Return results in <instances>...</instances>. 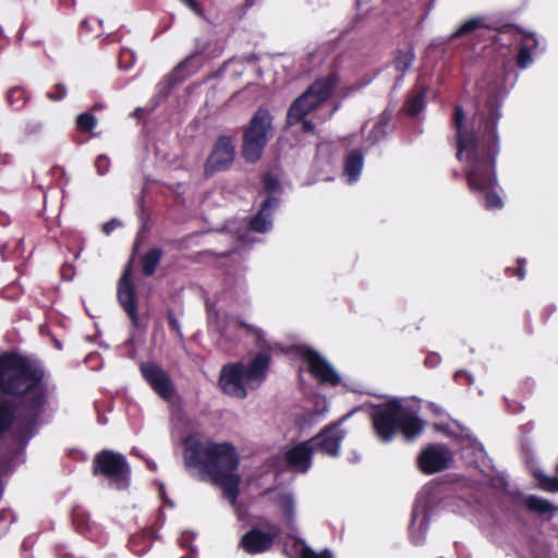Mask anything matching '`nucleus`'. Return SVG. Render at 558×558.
Instances as JSON below:
<instances>
[{
  "label": "nucleus",
  "mask_w": 558,
  "mask_h": 558,
  "mask_svg": "<svg viewBox=\"0 0 558 558\" xmlns=\"http://www.w3.org/2000/svg\"><path fill=\"white\" fill-rule=\"evenodd\" d=\"M8 100L11 106H15L16 108H20L26 101L25 92L20 87L12 88L8 93Z\"/></svg>",
  "instance_id": "32"
},
{
  "label": "nucleus",
  "mask_w": 558,
  "mask_h": 558,
  "mask_svg": "<svg viewBox=\"0 0 558 558\" xmlns=\"http://www.w3.org/2000/svg\"><path fill=\"white\" fill-rule=\"evenodd\" d=\"M504 206L501 197L496 194L488 192L485 196V207L489 210L500 209Z\"/></svg>",
  "instance_id": "35"
},
{
  "label": "nucleus",
  "mask_w": 558,
  "mask_h": 558,
  "mask_svg": "<svg viewBox=\"0 0 558 558\" xmlns=\"http://www.w3.org/2000/svg\"><path fill=\"white\" fill-rule=\"evenodd\" d=\"M40 129H41V124L39 122L32 121V122L26 124L25 133L26 134H34V133L38 132Z\"/></svg>",
  "instance_id": "40"
},
{
  "label": "nucleus",
  "mask_w": 558,
  "mask_h": 558,
  "mask_svg": "<svg viewBox=\"0 0 558 558\" xmlns=\"http://www.w3.org/2000/svg\"><path fill=\"white\" fill-rule=\"evenodd\" d=\"M301 356L306 363L308 371L323 384L337 385L339 376L332 366L317 352L310 348L301 349Z\"/></svg>",
  "instance_id": "13"
},
{
  "label": "nucleus",
  "mask_w": 558,
  "mask_h": 558,
  "mask_svg": "<svg viewBox=\"0 0 558 558\" xmlns=\"http://www.w3.org/2000/svg\"><path fill=\"white\" fill-rule=\"evenodd\" d=\"M272 134V117L266 109H258L243 134L242 154L246 161H257Z\"/></svg>",
  "instance_id": "6"
},
{
  "label": "nucleus",
  "mask_w": 558,
  "mask_h": 558,
  "mask_svg": "<svg viewBox=\"0 0 558 558\" xmlns=\"http://www.w3.org/2000/svg\"><path fill=\"white\" fill-rule=\"evenodd\" d=\"M338 83V76L330 74L315 81L294 102L288 112V123L295 124L317 108L331 94Z\"/></svg>",
  "instance_id": "7"
},
{
  "label": "nucleus",
  "mask_w": 558,
  "mask_h": 558,
  "mask_svg": "<svg viewBox=\"0 0 558 558\" xmlns=\"http://www.w3.org/2000/svg\"><path fill=\"white\" fill-rule=\"evenodd\" d=\"M489 24L484 16H477L463 22L452 34V38L466 36L469 34L475 33L480 29L489 28Z\"/></svg>",
  "instance_id": "21"
},
{
  "label": "nucleus",
  "mask_w": 558,
  "mask_h": 558,
  "mask_svg": "<svg viewBox=\"0 0 558 558\" xmlns=\"http://www.w3.org/2000/svg\"><path fill=\"white\" fill-rule=\"evenodd\" d=\"M95 474H101L118 482H126L131 470L126 458L112 450H102L97 453L93 461Z\"/></svg>",
  "instance_id": "9"
},
{
  "label": "nucleus",
  "mask_w": 558,
  "mask_h": 558,
  "mask_svg": "<svg viewBox=\"0 0 558 558\" xmlns=\"http://www.w3.org/2000/svg\"><path fill=\"white\" fill-rule=\"evenodd\" d=\"M439 492L420 490L416 496L409 526L411 543L416 546L422 545L424 542L425 533L429 526L430 514L440 502Z\"/></svg>",
  "instance_id": "8"
},
{
  "label": "nucleus",
  "mask_w": 558,
  "mask_h": 558,
  "mask_svg": "<svg viewBox=\"0 0 558 558\" xmlns=\"http://www.w3.org/2000/svg\"><path fill=\"white\" fill-rule=\"evenodd\" d=\"M424 108V95L417 94L409 100L408 113L411 116L418 114Z\"/></svg>",
  "instance_id": "33"
},
{
  "label": "nucleus",
  "mask_w": 558,
  "mask_h": 558,
  "mask_svg": "<svg viewBox=\"0 0 558 558\" xmlns=\"http://www.w3.org/2000/svg\"><path fill=\"white\" fill-rule=\"evenodd\" d=\"M141 371L151 388L162 398L170 399L173 393L172 384L168 375L158 365L144 363Z\"/></svg>",
  "instance_id": "15"
},
{
  "label": "nucleus",
  "mask_w": 558,
  "mask_h": 558,
  "mask_svg": "<svg viewBox=\"0 0 558 558\" xmlns=\"http://www.w3.org/2000/svg\"><path fill=\"white\" fill-rule=\"evenodd\" d=\"M235 147L230 137L221 136L217 140L205 165V172L211 174L216 171L227 170L233 163Z\"/></svg>",
  "instance_id": "12"
},
{
  "label": "nucleus",
  "mask_w": 558,
  "mask_h": 558,
  "mask_svg": "<svg viewBox=\"0 0 558 558\" xmlns=\"http://www.w3.org/2000/svg\"><path fill=\"white\" fill-rule=\"evenodd\" d=\"M532 63V56L530 52V46L527 43H523L520 47L519 54H518V64L521 68H526Z\"/></svg>",
  "instance_id": "34"
},
{
  "label": "nucleus",
  "mask_w": 558,
  "mask_h": 558,
  "mask_svg": "<svg viewBox=\"0 0 558 558\" xmlns=\"http://www.w3.org/2000/svg\"><path fill=\"white\" fill-rule=\"evenodd\" d=\"M371 416L375 433L383 441H390L398 429L407 438L417 436L423 429L422 422L397 400L378 405Z\"/></svg>",
  "instance_id": "4"
},
{
  "label": "nucleus",
  "mask_w": 558,
  "mask_h": 558,
  "mask_svg": "<svg viewBox=\"0 0 558 558\" xmlns=\"http://www.w3.org/2000/svg\"><path fill=\"white\" fill-rule=\"evenodd\" d=\"M464 113L461 107L456 109V126L458 130L459 151L458 158L461 159L462 154H466L468 160L471 162V168L468 171L466 178L470 189L484 191L496 183V177L489 172V166L480 161L476 153L477 141L472 132L462 131V122Z\"/></svg>",
  "instance_id": "5"
},
{
  "label": "nucleus",
  "mask_w": 558,
  "mask_h": 558,
  "mask_svg": "<svg viewBox=\"0 0 558 558\" xmlns=\"http://www.w3.org/2000/svg\"><path fill=\"white\" fill-rule=\"evenodd\" d=\"M264 183L268 190H275L277 186V181L270 177H265Z\"/></svg>",
  "instance_id": "41"
},
{
  "label": "nucleus",
  "mask_w": 558,
  "mask_h": 558,
  "mask_svg": "<svg viewBox=\"0 0 558 558\" xmlns=\"http://www.w3.org/2000/svg\"><path fill=\"white\" fill-rule=\"evenodd\" d=\"M44 373L26 359L16 354L0 356V390L7 395L24 396L25 407L32 416L44 405L47 387Z\"/></svg>",
  "instance_id": "2"
},
{
  "label": "nucleus",
  "mask_w": 558,
  "mask_h": 558,
  "mask_svg": "<svg viewBox=\"0 0 558 558\" xmlns=\"http://www.w3.org/2000/svg\"><path fill=\"white\" fill-rule=\"evenodd\" d=\"M131 266L129 265L123 276L121 277L119 281L118 287V298L125 310V312L129 314L130 318L133 320V323H136L137 320V313H136V306H135V292L133 284L131 282Z\"/></svg>",
  "instance_id": "17"
},
{
  "label": "nucleus",
  "mask_w": 558,
  "mask_h": 558,
  "mask_svg": "<svg viewBox=\"0 0 558 558\" xmlns=\"http://www.w3.org/2000/svg\"><path fill=\"white\" fill-rule=\"evenodd\" d=\"M57 88H58V92H57L56 95L52 94V93L48 94V98L49 99H51V100H60V99H62L65 96L66 90H65L64 86L59 85Z\"/></svg>",
  "instance_id": "39"
},
{
  "label": "nucleus",
  "mask_w": 558,
  "mask_h": 558,
  "mask_svg": "<svg viewBox=\"0 0 558 558\" xmlns=\"http://www.w3.org/2000/svg\"><path fill=\"white\" fill-rule=\"evenodd\" d=\"M417 461L423 473L434 474L449 468L453 462V454L448 447L436 444L422 450Z\"/></svg>",
  "instance_id": "11"
},
{
  "label": "nucleus",
  "mask_w": 558,
  "mask_h": 558,
  "mask_svg": "<svg viewBox=\"0 0 558 558\" xmlns=\"http://www.w3.org/2000/svg\"><path fill=\"white\" fill-rule=\"evenodd\" d=\"M345 432L339 425H332L323 429L319 434L310 440L314 450H317L329 457H337L340 451L341 441L345 437Z\"/></svg>",
  "instance_id": "14"
},
{
  "label": "nucleus",
  "mask_w": 558,
  "mask_h": 558,
  "mask_svg": "<svg viewBox=\"0 0 558 558\" xmlns=\"http://www.w3.org/2000/svg\"><path fill=\"white\" fill-rule=\"evenodd\" d=\"M12 409L3 400L0 399V435L8 428L11 423Z\"/></svg>",
  "instance_id": "30"
},
{
  "label": "nucleus",
  "mask_w": 558,
  "mask_h": 558,
  "mask_svg": "<svg viewBox=\"0 0 558 558\" xmlns=\"http://www.w3.org/2000/svg\"><path fill=\"white\" fill-rule=\"evenodd\" d=\"M96 168L98 170V173L99 174H104L107 172L108 170V167H109V161L107 159V157H104V156H99L96 160Z\"/></svg>",
  "instance_id": "38"
},
{
  "label": "nucleus",
  "mask_w": 558,
  "mask_h": 558,
  "mask_svg": "<svg viewBox=\"0 0 558 558\" xmlns=\"http://www.w3.org/2000/svg\"><path fill=\"white\" fill-rule=\"evenodd\" d=\"M314 451L310 440L300 442L284 452L286 463L293 471L305 473L312 465Z\"/></svg>",
  "instance_id": "16"
},
{
  "label": "nucleus",
  "mask_w": 558,
  "mask_h": 558,
  "mask_svg": "<svg viewBox=\"0 0 558 558\" xmlns=\"http://www.w3.org/2000/svg\"><path fill=\"white\" fill-rule=\"evenodd\" d=\"M264 525L269 530L268 532L252 527L242 535L240 546L245 553L250 555L266 553L280 536L281 529L279 525L272 523H265Z\"/></svg>",
  "instance_id": "10"
},
{
  "label": "nucleus",
  "mask_w": 558,
  "mask_h": 558,
  "mask_svg": "<svg viewBox=\"0 0 558 558\" xmlns=\"http://www.w3.org/2000/svg\"><path fill=\"white\" fill-rule=\"evenodd\" d=\"M120 58H121V60H120L121 66L129 68L133 60V52L129 49H125L121 52Z\"/></svg>",
  "instance_id": "37"
},
{
  "label": "nucleus",
  "mask_w": 558,
  "mask_h": 558,
  "mask_svg": "<svg viewBox=\"0 0 558 558\" xmlns=\"http://www.w3.org/2000/svg\"><path fill=\"white\" fill-rule=\"evenodd\" d=\"M549 488H558V481H554L553 483H548Z\"/></svg>",
  "instance_id": "44"
},
{
  "label": "nucleus",
  "mask_w": 558,
  "mask_h": 558,
  "mask_svg": "<svg viewBox=\"0 0 558 558\" xmlns=\"http://www.w3.org/2000/svg\"><path fill=\"white\" fill-rule=\"evenodd\" d=\"M184 464L187 469H198L211 484L223 488H238L240 459L233 446L214 442L198 435H191L184 441Z\"/></svg>",
  "instance_id": "1"
},
{
  "label": "nucleus",
  "mask_w": 558,
  "mask_h": 558,
  "mask_svg": "<svg viewBox=\"0 0 558 558\" xmlns=\"http://www.w3.org/2000/svg\"><path fill=\"white\" fill-rule=\"evenodd\" d=\"M363 167V156L359 151H352L348 155L345 160L344 173L349 177L350 181H355Z\"/></svg>",
  "instance_id": "23"
},
{
  "label": "nucleus",
  "mask_w": 558,
  "mask_h": 558,
  "mask_svg": "<svg viewBox=\"0 0 558 558\" xmlns=\"http://www.w3.org/2000/svg\"><path fill=\"white\" fill-rule=\"evenodd\" d=\"M414 61V53L412 50H407L399 52V54L395 59V65L398 71L405 72L410 69Z\"/></svg>",
  "instance_id": "28"
},
{
  "label": "nucleus",
  "mask_w": 558,
  "mask_h": 558,
  "mask_svg": "<svg viewBox=\"0 0 558 558\" xmlns=\"http://www.w3.org/2000/svg\"><path fill=\"white\" fill-rule=\"evenodd\" d=\"M71 518L76 532L85 534L90 530L89 515L81 507L72 509Z\"/></svg>",
  "instance_id": "24"
},
{
  "label": "nucleus",
  "mask_w": 558,
  "mask_h": 558,
  "mask_svg": "<svg viewBox=\"0 0 558 558\" xmlns=\"http://www.w3.org/2000/svg\"><path fill=\"white\" fill-rule=\"evenodd\" d=\"M192 534H189V533H183L182 536L180 537V543H181V546L182 547H185L187 546V543L192 538Z\"/></svg>",
  "instance_id": "42"
},
{
  "label": "nucleus",
  "mask_w": 558,
  "mask_h": 558,
  "mask_svg": "<svg viewBox=\"0 0 558 558\" xmlns=\"http://www.w3.org/2000/svg\"><path fill=\"white\" fill-rule=\"evenodd\" d=\"M276 505L281 510L288 527L292 529L294 525V498L290 493L279 494L275 500Z\"/></svg>",
  "instance_id": "20"
},
{
  "label": "nucleus",
  "mask_w": 558,
  "mask_h": 558,
  "mask_svg": "<svg viewBox=\"0 0 558 558\" xmlns=\"http://www.w3.org/2000/svg\"><path fill=\"white\" fill-rule=\"evenodd\" d=\"M243 490H222V497L227 499L235 509L239 515L246 514L250 505L239 500Z\"/></svg>",
  "instance_id": "26"
},
{
  "label": "nucleus",
  "mask_w": 558,
  "mask_h": 558,
  "mask_svg": "<svg viewBox=\"0 0 558 558\" xmlns=\"http://www.w3.org/2000/svg\"><path fill=\"white\" fill-rule=\"evenodd\" d=\"M525 40H532L534 43V46H536V39H534L532 36H529L525 38Z\"/></svg>",
  "instance_id": "45"
},
{
  "label": "nucleus",
  "mask_w": 558,
  "mask_h": 558,
  "mask_svg": "<svg viewBox=\"0 0 558 558\" xmlns=\"http://www.w3.org/2000/svg\"><path fill=\"white\" fill-rule=\"evenodd\" d=\"M161 258V252L159 250L149 251L142 260L143 272L146 276H150L155 272L156 267Z\"/></svg>",
  "instance_id": "27"
},
{
  "label": "nucleus",
  "mask_w": 558,
  "mask_h": 558,
  "mask_svg": "<svg viewBox=\"0 0 558 558\" xmlns=\"http://www.w3.org/2000/svg\"><path fill=\"white\" fill-rule=\"evenodd\" d=\"M15 517L11 509H0V538L7 534L11 524L14 522Z\"/></svg>",
  "instance_id": "29"
},
{
  "label": "nucleus",
  "mask_w": 558,
  "mask_h": 558,
  "mask_svg": "<svg viewBox=\"0 0 558 558\" xmlns=\"http://www.w3.org/2000/svg\"><path fill=\"white\" fill-rule=\"evenodd\" d=\"M276 199L269 197L265 201L262 209L257 214L256 218L251 221V229L256 232H266L271 227V210L276 205Z\"/></svg>",
  "instance_id": "18"
},
{
  "label": "nucleus",
  "mask_w": 558,
  "mask_h": 558,
  "mask_svg": "<svg viewBox=\"0 0 558 558\" xmlns=\"http://www.w3.org/2000/svg\"><path fill=\"white\" fill-rule=\"evenodd\" d=\"M159 492V498L161 500V506H160V509H159V520L161 521V524H163L165 522V517H163V511H165V508H173L174 505L173 502L167 497L166 495V490L165 489H161V490H158Z\"/></svg>",
  "instance_id": "36"
},
{
  "label": "nucleus",
  "mask_w": 558,
  "mask_h": 558,
  "mask_svg": "<svg viewBox=\"0 0 558 558\" xmlns=\"http://www.w3.org/2000/svg\"><path fill=\"white\" fill-rule=\"evenodd\" d=\"M153 531L146 530L142 533L133 534L128 543L130 550L136 556L146 554L153 545Z\"/></svg>",
  "instance_id": "19"
},
{
  "label": "nucleus",
  "mask_w": 558,
  "mask_h": 558,
  "mask_svg": "<svg viewBox=\"0 0 558 558\" xmlns=\"http://www.w3.org/2000/svg\"><path fill=\"white\" fill-rule=\"evenodd\" d=\"M302 122V130L304 132H313L314 131V125L310 122V121H301Z\"/></svg>",
  "instance_id": "43"
},
{
  "label": "nucleus",
  "mask_w": 558,
  "mask_h": 558,
  "mask_svg": "<svg viewBox=\"0 0 558 558\" xmlns=\"http://www.w3.org/2000/svg\"><path fill=\"white\" fill-rule=\"evenodd\" d=\"M524 506L530 512L537 513L539 515L555 511V507L549 501L535 495L529 496L524 499Z\"/></svg>",
  "instance_id": "22"
},
{
  "label": "nucleus",
  "mask_w": 558,
  "mask_h": 558,
  "mask_svg": "<svg viewBox=\"0 0 558 558\" xmlns=\"http://www.w3.org/2000/svg\"><path fill=\"white\" fill-rule=\"evenodd\" d=\"M104 230H105L107 233H109V232H110V230H111V227H109V225H107V226H105Z\"/></svg>",
  "instance_id": "46"
},
{
  "label": "nucleus",
  "mask_w": 558,
  "mask_h": 558,
  "mask_svg": "<svg viewBox=\"0 0 558 558\" xmlns=\"http://www.w3.org/2000/svg\"><path fill=\"white\" fill-rule=\"evenodd\" d=\"M97 124V120L93 114L82 113L76 119V126L81 131H90Z\"/></svg>",
  "instance_id": "31"
},
{
  "label": "nucleus",
  "mask_w": 558,
  "mask_h": 558,
  "mask_svg": "<svg viewBox=\"0 0 558 558\" xmlns=\"http://www.w3.org/2000/svg\"><path fill=\"white\" fill-rule=\"evenodd\" d=\"M296 545L302 546L299 551V558H333L329 549L316 553L300 537L294 538V546Z\"/></svg>",
  "instance_id": "25"
},
{
  "label": "nucleus",
  "mask_w": 558,
  "mask_h": 558,
  "mask_svg": "<svg viewBox=\"0 0 558 558\" xmlns=\"http://www.w3.org/2000/svg\"><path fill=\"white\" fill-rule=\"evenodd\" d=\"M268 365L269 356L264 353L257 354L248 364L226 365L220 374V387L229 396L244 398L248 390L264 381Z\"/></svg>",
  "instance_id": "3"
}]
</instances>
